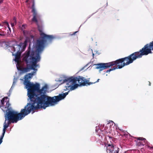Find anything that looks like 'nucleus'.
I'll use <instances>...</instances> for the list:
<instances>
[{"instance_id": "obj_23", "label": "nucleus", "mask_w": 153, "mask_h": 153, "mask_svg": "<svg viewBox=\"0 0 153 153\" xmlns=\"http://www.w3.org/2000/svg\"><path fill=\"white\" fill-rule=\"evenodd\" d=\"M149 85L150 86L151 85V82L149 81Z\"/></svg>"}, {"instance_id": "obj_6", "label": "nucleus", "mask_w": 153, "mask_h": 153, "mask_svg": "<svg viewBox=\"0 0 153 153\" xmlns=\"http://www.w3.org/2000/svg\"><path fill=\"white\" fill-rule=\"evenodd\" d=\"M69 81L72 82V84L76 83L77 81L80 86H85L86 84L90 85L91 82H89V80L85 79L82 76H79L78 77L72 76L70 77Z\"/></svg>"}, {"instance_id": "obj_12", "label": "nucleus", "mask_w": 153, "mask_h": 153, "mask_svg": "<svg viewBox=\"0 0 153 153\" xmlns=\"http://www.w3.org/2000/svg\"><path fill=\"white\" fill-rule=\"evenodd\" d=\"M6 121H7L5 120V121L4 123V128L3 130V132H5L7 128L9 126L10 124L11 123L10 122H9L8 121H7V123H6Z\"/></svg>"}, {"instance_id": "obj_7", "label": "nucleus", "mask_w": 153, "mask_h": 153, "mask_svg": "<svg viewBox=\"0 0 153 153\" xmlns=\"http://www.w3.org/2000/svg\"><path fill=\"white\" fill-rule=\"evenodd\" d=\"M35 72V71H33L31 73L27 74L25 76L24 84L25 85L26 88H27V91L31 89L35 85V84L31 83L28 80L32 77Z\"/></svg>"}, {"instance_id": "obj_17", "label": "nucleus", "mask_w": 153, "mask_h": 153, "mask_svg": "<svg viewBox=\"0 0 153 153\" xmlns=\"http://www.w3.org/2000/svg\"><path fill=\"white\" fill-rule=\"evenodd\" d=\"M144 145V144L140 142H139L137 143V145L138 146H143Z\"/></svg>"}, {"instance_id": "obj_5", "label": "nucleus", "mask_w": 153, "mask_h": 153, "mask_svg": "<svg viewBox=\"0 0 153 153\" xmlns=\"http://www.w3.org/2000/svg\"><path fill=\"white\" fill-rule=\"evenodd\" d=\"M29 38L27 37L24 43L15 44L9 48V49L12 53L13 55L15 56L14 60L16 64L17 67H21L22 62L20 59L21 54L25 51L27 43L29 42Z\"/></svg>"}, {"instance_id": "obj_2", "label": "nucleus", "mask_w": 153, "mask_h": 153, "mask_svg": "<svg viewBox=\"0 0 153 153\" xmlns=\"http://www.w3.org/2000/svg\"><path fill=\"white\" fill-rule=\"evenodd\" d=\"M40 38L33 43L32 49L31 44L30 43L29 48L22 56L23 60L27 64V67H37V63L39 61L40 54L43 51L45 42L51 41L55 38L52 35L45 34L39 29Z\"/></svg>"}, {"instance_id": "obj_4", "label": "nucleus", "mask_w": 153, "mask_h": 153, "mask_svg": "<svg viewBox=\"0 0 153 153\" xmlns=\"http://www.w3.org/2000/svg\"><path fill=\"white\" fill-rule=\"evenodd\" d=\"M5 102H6V106H2L1 109L4 112L6 113L5 116V121H8L9 122L16 123L29 114L31 111H34L27 103L24 108L21 109L20 113H18L13 110H11L9 101Z\"/></svg>"}, {"instance_id": "obj_28", "label": "nucleus", "mask_w": 153, "mask_h": 153, "mask_svg": "<svg viewBox=\"0 0 153 153\" xmlns=\"http://www.w3.org/2000/svg\"><path fill=\"white\" fill-rule=\"evenodd\" d=\"M93 55L94 56V53H93Z\"/></svg>"}, {"instance_id": "obj_25", "label": "nucleus", "mask_w": 153, "mask_h": 153, "mask_svg": "<svg viewBox=\"0 0 153 153\" xmlns=\"http://www.w3.org/2000/svg\"><path fill=\"white\" fill-rule=\"evenodd\" d=\"M107 129V127H105V128H104V129L105 130H106Z\"/></svg>"}, {"instance_id": "obj_22", "label": "nucleus", "mask_w": 153, "mask_h": 153, "mask_svg": "<svg viewBox=\"0 0 153 153\" xmlns=\"http://www.w3.org/2000/svg\"><path fill=\"white\" fill-rule=\"evenodd\" d=\"M13 22H16V19H15V18H14V19H13Z\"/></svg>"}, {"instance_id": "obj_3", "label": "nucleus", "mask_w": 153, "mask_h": 153, "mask_svg": "<svg viewBox=\"0 0 153 153\" xmlns=\"http://www.w3.org/2000/svg\"><path fill=\"white\" fill-rule=\"evenodd\" d=\"M152 50H153V41L149 44L145 45L140 51L134 53L127 57L107 63L94 64L92 62H90L87 64L85 66L92 67L95 66L96 67H110L115 65L117 66V67H124L132 63L137 59L141 57L143 55H147L152 53Z\"/></svg>"}, {"instance_id": "obj_9", "label": "nucleus", "mask_w": 153, "mask_h": 153, "mask_svg": "<svg viewBox=\"0 0 153 153\" xmlns=\"http://www.w3.org/2000/svg\"><path fill=\"white\" fill-rule=\"evenodd\" d=\"M111 133L110 131H105V139L107 143H105V145H108V144H113V142L114 141V138L109 135Z\"/></svg>"}, {"instance_id": "obj_1", "label": "nucleus", "mask_w": 153, "mask_h": 153, "mask_svg": "<svg viewBox=\"0 0 153 153\" xmlns=\"http://www.w3.org/2000/svg\"><path fill=\"white\" fill-rule=\"evenodd\" d=\"M40 88L39 84L36 83L28 91L27 95L30 102L27 103L33 111L37 109H45L50 105H54L57 102L65 98L69 92L51 97L46 94L48 88L46 85L43 86L41 89H40Z\"/></svg>"}, {"instance_id": "obj_10", "label": "nucleus", "mask_w": 153, "mask_h": 153, "mask_svg": "<svg viewBox=\"0 0 153 153\" xmlns=\"http://www.w3.org/2000/svg\"><path fill=\"white\" fill-rule=\"evenodd\" d=\"M32 11L33 13V17L32 19V21L37 23L38 22V20L39 18L40 15L37 13L35 8L34 2H33Z\"/></svg>"}, {"instance_id": "obj_27", "label": "nucleus", "mask_w": 153, "mask_h": 153, "mask_svg": "<svg viewBox=\"0 0 153 153\" xmlns=\"http://www.w3.org/2000/svg\"><path fill=\"white\" fill-rule=\"evenodd\" d=\"M126 135V134H124L123 135H124V136H125V135Z\"/></svg>"}, {"instance_id": "obj_21", "label": "nucleus", "mask_w": 153, "mask_h": 153, "mask_svg": "<svg viewBox=\"0 0 153 153\" xmlns=\"http://www.w3.org/2000/svg\"><path fill=\"white\" fill-rule=\"evenodd\" d=\"M14 25H15V24L14 23H11V25L12 27H13V26H14Z\"/></svg>"}, {"instance_id": "obj_16", "label": "nucleus", "mask_w": 153, "mask_h": 153, "mask_svg": "<svg viewBox=\"0 0 153 153\" xmlns=\"http://www.w3.org/2000/svg\"><path fill=\"white\" fill-rule=\"evenodd\" d=\"M122 68H113L110 69H109L107 70L106 71V72H107V73L109 72L110 71H112V70H114L116 69H117V68L120 69Z\"/></svg>"}, {"instance_id": "obj_8", "label": "nucleus", "mask_w": 153, "mask_h": 153, "mask_svg": "<svg viewBox=\"0 0 153 153\" xmlns=\"http://www.w3.org/2000/svg\"><path fill=\"white\" fill-rule=\"evenodd\" d=\"M70 77L67 79L64 80L63 82H66V85L65 86V88L64 89V91H65L68 89V88H70L71 90H72L76 88L79 86V85L77 84H73L71 83V82L69 81Z\"/></svg>"}, {"instance_id": "obj_15", "label": "nucleus", "mask_w": 153, "mask_h": 153, "mask_svg": "<svg viewBox=\"0 0 153 153\" xmlns=\"http://www.w3.org/2000/svg\"><path fill=\"white\" fill-rule=\"evenodd\" d=\"M5 132H3L2 134V135L1 136L0 138V145L2 143L3 141L2 139H3V137L4 136V134H5Z\"/></svg>"}, {"instance_id": "obj_26", "label": "nucleus", "mask_w": 153, "mask_h": 153, "mask_svg": "<svg viewBox=\"0 0 153 153\" xmlns=\"http://www.w3.org/2000/svg\"><path fill=\"white\" fill-rule=\"evenodd\" d=\"M77 32V31H76V32H75L74 33V34H75Z\"/></svg>"}, {"instance_id": "obj_14", "label": "nucleus", "mask_w": 153, "mask_h": 153, "mask_svg": "<svg viewBox=\"0 0 153 153\" xmlns=\"http://www.w3.org/2000/svg\"><path fill=\"white\" fill-rule=\"evenodd\" d=\"M135 138L137 140L144 141V142L145 144H146L147 142V141L146 140L145 138L142 137H136Z\"/></svg>"}, {"instance_id": "obj_13", "label": "nucleus", "mask_w": 153, "mask_h": 153, "mask_svg": "<svg viewBox=\"0 0 153 153\" xmlns=\"http://www.w3.org/2000/svg\"><path fill=\"white\" fill-rule=\"evenodd\" d=\"M4 26H7V27L8 28L9 31L8 30V32H7V34H10V29L9 27V25L8 24V23L7 22H5L4 23Z\"/></svg>"}, {"instance_id": "obj_24", "label": "nucleus", "mask_w": 153, "mask_h": 153, "mask_svg": "<svg viewBox=\"0 0 153 153\" xmlns=\"http://www.w3.org/2000/svg\"><path fill=\"white\" fill-rule=\"evenodd\" d=\"M3 0H0V4L2 2Z\"/></svg>"}, {"instance_id": "obj_20", "label": "nucleus", "mask_w": 153, "mask_h": 153, "mask_svg": "<svg viewBox=\"0 0 153 153\" xmlns=\"http://www.w3.org/2000/svg\"><path fill=\"white\" fill-rule=\"evenodd\" d=\"M100 79H97V80L95 82H93V83H91V84H92L93 83H95L96 82H98L99 81V80H100Z\"/></svg>"}, {"instance_id": "obj_18", "label": "nucleus", "mask_w": 153, "mask_h": 153, "mask_svg": "<svg viewBox=\"0 0 153 153\" xmlns=\"http://www.w3.org/2000/svg\"><path fill=\"white\" fill-rule=\"evenodd\" d=\"M96 68L97 69H100V71H102V70L106 69L107 68Z\"/></svg>"}, {"instance_id": "obj_19", "label": "nucleus", "mask_w": 153, "mask_h": 153, "mask_svg": "<svg viewBox=\"0 0 153 153\" xmlns=\"http://www.w3.org/2000/svg\"><path fill=\"white\" fill-rule=\"evenodd\" d=\"M148 147L150 149H153V146H148Z\"/></svg>"}, {"instance_id": "obj_11", "label": "nucleus", "mask_w": 153, "mask_h": 153, "mask_svg": "<svg viewBox=\"0 0 153 153\" xmlns=\"http://www.w3.org/2000/svg\"><path fill=\"white\" fill-rule=\"evenodd\" d=\"M20 71V73L23 74L29 72L31 70H35L36 68H17Z\"/></svg>"}]
</instances>
